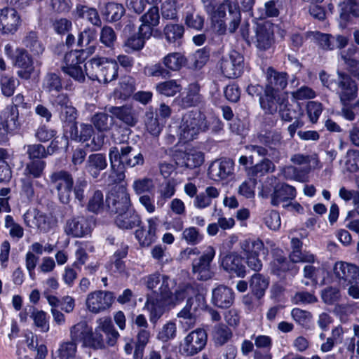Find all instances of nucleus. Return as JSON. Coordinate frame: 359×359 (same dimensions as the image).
<instances>
[{"mask_svg": "<svg viewBox=\"0 0 359 359\" xmlns=\"http://www.w3.org/2000/svg\"><path fill=\"white\" fill-rule=\"evenodd\" d=\"M50 185L56 191L59 201L68 204L72 199L73 192L74 198L83 205L86 201V191L89 187L86 176L77 177L74 180L72 175L65 170L53 172L50 176Z\"/></svg>", "mask_w": 359, "mask_h": 359, "instance_id": "1", "label": "nucleus"}, {"mask_svg": "<svg viewBox=\"0 0 359 359\" xmlns=\"http://www.w3.org/2000/svg\"><path fill=\"white\" fill-rule=\"evenodd\" d=\"M144 283L149 290H153L156 295H160L168 304H180L189 297L193 288L189 285L180 286L172 293V289L176 283L168 276L154 273L143 278Z\"/></svg>", "mask_w": 359, "mask_h": 359, "instance_id": "2", "label": "nucleus"}, {"mask_svg": "<svg viewBox=\"0 0 359 359\" xmlns=\"http://www.w3.org/2000/svg\"><path fill=\"white\" fill-rule=\"evenodd\" d=\"M226 11L229 13V18L226 19H229V30L231 33H233L240 25L241 15L239 7L231 0H223L217 6L215 11L208 14L210 17L215 30L220 35L225 34L226 30L224 20Z\"/></svg>", "mask_w": 359, "mask_h": 359, "instance_id": "3", "label": "nucleus"}, {"mask_svg": "<svg viewBox=\"0 0 359 359\" xmlns=\"http://www.w3.org/2000/svg\"><path fill=\"white\" fill-rule=\"evenodd\" d=\"M257 140L262 145L252 144L247 148L261 157L269 156L275 162L279 163L284 156V153L280 149L281 134L276 130L265 131L257 135Z\"/></svg>", "mask_w": 359, "mask_h": 359, "instance_id": "4", "label": "nucleus"}, {"mask_svg": "<svg viewBox=\"0 0 359 359\" xmlns=\"http://www.w3.org/2000/svg\"><path fill=\"white\" fill-rule=\"evenodd\" d=\"M85 72L91 80L109 83L118 77V66L115 60L105 57H94L84 65Z\"/></svg>", "mask_w": 359, "mask_h": 359, "instance_id": "5", "label": "nucleus"}, {"mask_svg": "<svg viewBox=\"0 0 359 359\" xmlns=\"http://www.w3.org/2000/svg\"><path fill=\"white\" fill-rule=\"evenodd\" d=\"M205 116L198 110L187 112L179 126L178 135L184 142L196 139L198 135L208 129Z\"/></svg>", "mask_w": 359, "mask_h": 359, "instance_id": "6", "label": "nucleus"}, {"mask_svg": "<svg viewBox=\"0 0 359 359\" xmlns=\"http://www.w3.org/2000/svg\"><path fill=\"white\" fill-rule=\"evenodd\" d=\"M69 339L77 345L81 343L83 348L93 350L105 349V342L103 334L93 331L86 321H80L69 328Z\"/></svg>", "mask_w": 359, "mask_h": 359, "instance_id": "7", "label": "nucleus"}, {"mask_svg": "<svg viewBox=\"0 0 359 359\" xmlns=\"http://www.w3.org/2000/svg\"><path fill=\"white\" fill-rule=\"evenodd\" d=\"M109 161H118L121 168H134L143 165L144 158L141 151L131 146L123 145L120 148L112 147L109 151Z\"/></svg>", "mask_w": 359, "mask_h": 359, "instance_id": "8", "label": "nucleus"}, {"mask_svg": "<svg viewBox=\"0 0 359 359\" xmlns=\"http://www.w3.org/2000/svg\"><path fill=\"white\" fill-rule=\"evenodd\" d=\"M290 161L295 165L302 166V169L293 166L287 168V170L292 172L294 178L299 182H303L306 175L312 170L321 168L318 156L316 153L311 154H295L291 156Z\"/></svg>", "mask_w": 359, "mask_h": 359, "instance_id": "9", "label": "nucleus"}, {"mask_svg": "<svg viewBox=\"0 0 359 359\" xmlns=\"http://www.w3.org/2000/svg\"><path fill=\"white\" fill-rule=\"evenodd\" d=\"M95 226L92 217L76 216L68 219L64 226L66 235L73 238H82L90 235Z\"/></svg>", "mask_w": 359, "mask_h": 359, "instance_id": "10", "label": "nucleus"}, {"mask_svg": "<svg viewBox=\"0 0 359 359\" xmlns=\"http://www.w3.org/2000/svg\"><path fill=\"white\" fill-rule=\"evenodd\" d=\"M25 224L41 233H47L54 226L55 222L50 215L46 214L37 209H29L23 215Z\"/></svg>", "mask_w": 359, "mask_h": 359, "instance_id": "11", "label": "nucleus"}, {"mask_svg": "<svg viewBox=\"0 0 359 359\" xmlns=\"http://www.w3.org/2000/svg\"><path fill=\"white\" fill-rule=\"evenodd\" d=\"M207 334L203 329L191 332L180 345V351L186 356H192L202 351L207 344Z\"/></svg>", "mask_w": 359, "mask_h": 359, "instance_id": "12", "label": "nucleus"}, {"mask_svg": "<svg viewBox=\"0 0 359 359\" xmlns=\"http://www.w3.org/2000/svg\"><path fill=\"white\" fill-rule=\"evenodd\" d=\"M215 255V250L208 246L203 255L192 262V272L196 279L202 281L212 278L213 272L211 270V262Z\"/></svg>", "mask_w": 359, "mask_h": 359, "instance_id": "13", "label": "nucleus"}, {"mask_svg": "<svg viewBox=\"0 0 359 359\" xmlns=\"http://www.w3.org/2000/svg\"><path fill=\"white\" fill-rule=\"evenodd\" d=\"M334 278L339 285L346 287L352 283L359 284V267L345 262H337L333 267Z\"/></svg>", "mask_w": 359, "mask_h": 359, "instance_id": "14", "label": "nucleus"}, {"mask_svg": "<svg viewBox=\"0 0 359 359\" xmlns=\"http://www.w3.org/2000/svg\"><path fill=\"white\" fill-rule=\"evenodd\" d=\"M337 94L343 105H347L355 99L358 95L356 82L347 74L337 72Z\"/></svg>", "mask_w": 359, "mask_h": 359, "instance_id": "15", "label": "nucleus"}, {"mask_svg": "<svg viewBox=\"0 0 359 359\" xmlns=\"http://www.w3.org/2000/svg\"><path fill=\"white\" fill-rule=\"evenodd\" d=\"M114 299V296L113 292L96 290L88 294L86 305L90 312L99 313L110 308L113 304Z\"/></svg>", "mask_w": 359, "mask_h": 359, "instance_id": "16", "label": "nucleus"}, {"mask_svg": "<svg viewBox=\"0 0 359 359\" xmlns=\"http://www.w3.org/2000/svg\"><path fill=\"white\" fill-rule=\"evenodd\" d=\"M244 67V59L237 51H231L228 57H224L220 60V69L222 74L229 79L240 76Z\"/></svg>", "mask_w": 359, "mask_h": 359, "instance_id": "17", "label": "nucleus"}, {"mask_svg": "<svg viewBox=\"0 0 359 359\" xmlns=\"http://www.w3.org/2000/svg\"><path fill=\"white\" fill-rule=\"evenodd\" d=\"M81 52L71 50L65 54L64 57L65 65L62 67L63 72L75 81L83 83L86 77L80 64L82 62Z\"/></svg>", "mask_w": 359, "mask_h": 359, "instance_id": "18", "label": "nucleus"}, {"mask_svg": "<svg viewBox=\"0 0 359 359\" xmlns=\"http://www.w3.org/2000/svg\"><path fill=\"white\" fill-rule=\"evenodd\" d=\"M244 251L246 263L249 268L255 271H259L262 268V261L259 259V252L264 248V243L259 239L245 240L241 243Z\"/></svg>", "mask_w": 359, "mask_h": 359, "instance_id": "19", "label": "nucleus"}, {"mask_svg": "<svg viewBox=\"0 0 359 359\" xmlns=\"http://www.w3.org/2000/svg\"><path fill=\"white\" fill-rule=\"evenodd\" d=\"M106 201L111 212L117 215L132 208L130 194L124 187H120L118 190L111 191Z\"/></svg>", "mask_w": 359, "mask_h": 359, "instance_id": "20", "label": "nucleus"}, {"mask_svg": "<svg viewBox=\"0 0 359 359\" xmlns=\"http://www.w3.org/2000/svg\"><path fill=\"white\" fill-rule=\"evenodd\" d=\"M234 173V162L229 158H222L212 162L208 175L214 181H222L231 177Z\"/></svg>", "mask_w": 359, "mask_h": 359, "instance_id": "21", "label": "nucleus"}, {"mask_svg": "<svg viewBox=\"0 0 359 359\" xmlns=\"http://www.w3.org/2000/svg\"><path fill=\"white\" fill-rule=\"evenodd\" d=\"M21 25V18L13 8L4 7L0 9V32L4 34H13Z\"/></svg>", "mask_w": 359, "mask_h": 359, "instance_id": "22", "label": "nucleus"}, {"mask_svg": "<svg viewBox=\"0 0 359 359\" xmlns=\"http://www.w3.org/2000/svg\"><path fill=\"white\" fill-rule=\"evenodd\" d=\"M235 299L233 290L226 285H219L212 291V304L220 309L230 308Z\"/></svg>", "mask_w": 359, "mask_h": 359, "instance_id": "23", "label": "nucleus"}, {"mask_svg": "<svg viewBox=\"0 0 359 359\" xmlns=\"http://www.w3.org/2000/svg\"><path fill=\"white\" fill-rule=\"evenodd\" d=\"M108 165L105 154L95 153L90 154L86 161L85 170L93 178L97 179L100 172L104 170Z\"/></svg>", "mask_w": 359, "mask_h": 359, "instance_id": "24", "label": "nucleus"}, {"mask_svg": "<svg viewBox=\"0 0 359 359\" xmlns=\"http://www.w3.org/2000/svg\"><path fill=\"white\" fill-rule=\"evenodd\" d=\"M142 25L140 27V33L144 37H150L152 35L153 28L158 25L160 22V14L158 7L151 6L147 13L141 16Z\"/></svg>", "mask_w": 359, "mask_h": 359, "instance_id": "25", "label": "nucleus"}, {"mask_svg": "<svg viewBox=\"0 0 359 359\" xmlns=\"http://www.w3.org/2000/svg\"><path fill=\"white\" fill-rule=\"evenodd\" d=\"M147 229L140 228L135 231V236L142 246H149L156 239V230L158 225V217H151L147 220Z\"/></svg>", "mask_w": 359, "mask_h": 359, "instance_id": "26", "label": "nucleus"}, {"mask_svg": "<svg viewBox=\"0 0 359 359\" xmlns=\"http://www.w3.org/2000/svg\"><path fill=\"white\" fill-rule=\"evenodd\" d=\"M178 304H168L160 295L147 297L145 308L150 313V321L156 323L165 312V306H175Z\"/></svg>", "mask_w": 359, "mask_h": 359, "instance_id": "27", "label": "nucleus"}, {"mask_svg": "<svg viewBox=\"0 0 359 359\" xmlns=\"http://www.w3.org/2000/svg\"><path fill=\"white\" fill-rule=\"evenodd\" d=\"M296 194L294 187L285 183L278 184L271 195V203L273 206L287 203L296 197Z\"/></svg>", "mask_w": 359, "mask_h": 359, "instance_id": "28", "label": "nucleus"}, {"mask_svg": "<svg viewBox=\"0 0 359 359\" xmlns=\"http://www.w3.org/2000/svg\"><path fill=\"white\" fill-rule=\"evenodd\" d=\"M15 65L20 69L18 71V76L26 80L31 77L34 69L33 60L28 52L24 48L18 50Z\"/></svg>", "mask_w": 359, "mask_h": 359, "instance_id": "29", "label": "nucleus"}, {"mask_svg": "<svg viewBox=\"0 0 359 359\" xmlns=\"http://www.w3.org/2000/svg\"><path fill=\"white\" fill-rule=\"evenodd\" d=\"M274 42L273 26L266 23L258 25L256 29V46L260 50L269 49Z\"/></svg>", "mask_w": 359, "mask_h": 359, "instance_id": "30", "label": "nucleus"}, {"mask_svg": "<svg viewBox=\"0 0 359 359\" xmlns=\"http://www.w3.org/2000/svg\"><path fill=\"white\" fill-rule=\"evenodd\" d=\"M97 325L96 327V332L100 334L104 332L106 334L107 339L104 340L105 348L107 346H114L117 339L119 337V333L116 330L111 318H100L96 321Z\"/></svg>", "mask_w": 359, "mask_h": 359, "instance_id": "31", "label": "nucleus"}, {"mask_svg": "<svg viewBox=\"0 0 359 359\" xmlns=\"http://www.w3.org/2000/svg\"><path fill=\"white\" fill-rule=\"evenodd\" d=\"M267 83L266 88L268 92L278 93L283 90L287 85V74L284 72H278L269 68L266 72Z\"/></svg>", "mask_w": 359, "mask_h": 359, "instance_id": "32", "label": "nucleus"}, {"mask_svg": "<svg viewBox=\"0 0 359 359\" xmlns=\"http://www.w3.org/2000/svg\"><path fill=\"white\" fill-rule=\"evenodd\" d=\"M114 222L119 229L128 230L140 226L142 220L138 213L134 209L130 208L116 215Z\"/></svg>", "mask_w": 359, "mask_h": 359, "instance_id": "33", "label": "nucleus"}, {"mask_svg": "<svg viewBox=\"0 0 359 359\" xmlns=\"http://www.w3.org/2000/svg\"><path fill=\"white\" fill-rule=\"evenodd\" d=\"M200 89L201 87L198 83L189 84L186 95L177 100L178 104L182 108H189L201 104L203 97L200 94Z\"/></svg>", "mask_w": 359, "mask_h": 359, "instance_id": "34", "label": "nucleus"}, {"mask_svg": "<svg viewBox=\"0 0 359 359\" xmlns=\"http://www.w3.org/2000/svg\"><path fill=\"white\" fill-rule=\"evenodd\" d=\"M223 269L231 273H235L239 277L245 275V266L243 262V258L234 253L226 255L222 261Z\"/></svg>", "mask_w": 359, "mask_h": 359, "instance_id": "35", "label": "nucleus"}, {"mask_svg": "<svg viewBox=\"0 0 359 359\" xmlns=\"http://www.w3.org/2000/svg\"><path fill=\"white\" fill-rule=\"evenodd\" d=\"M355 19H359V3L357 0H346L341 6L340 24L343 27H346L353 22Z\"/></svg>", "mask_w": 359, "mask_h": 359, "instance_id": "36", "label": "nucleus"}, {"mask_svg": "<svg viewBox=\"0 0 359 359\" xmlns=\"http://www.w3.org/2000/svg\"><path fill=\"white\" fill-rule=\"evenodd\" d=\"M25 49L28 52L29 51L34 55H39L41 54L45 48L39 37V34L36 31H28L25 34L22 41Z\"/></svg>", "mask_w": 359, "mask_h": 359, "instance_id": "37", "label": "nucleus"}, {"mask_svg": "<svg viewBox=\"0 0 359 359\" xmlns=\"http://www.w3.org/2000/svg\"><path fill=\"white\" fill-rule=\"evenodd\" d=\"M283 99L280 98L279 93L274 92H268L265 89L264 95L259 97V104L262 109L267 114H273L280 107Z\"/></svg>", "mask_w": 359, "mask_h": 359, "instance_id": "38", "label": "nucleus"}, {"mask_svg": "<svg viewBox=\"0 0 359 359\" xmlns=\"http://www.w3.org/2000/svg\"><path fill=\"white\" fill-rule=\"evenodd\" d=\"M144 123L147 132L154 137H158L161 134L165 123L161 119H158L156 113L149 109L145 112Z\"/></svg>", "mask_w": 359, "mask_h": 359, "instance_id": "39", "label": "nucleus"}, {"mask_svg": "<svg viewBox=\"0 0 359 359\" xmlns=\"http://www.w3.org/2000/svg\"><path fill=\"white\" fill-rule=\"evenodd\" d=\"M184 24L191 29L201 31L204 26V17L200 15L192 5L187 6L183 13Z\"/></svg>", "mask_w": 359, "mask_h": 359, "instance_id": "40", "label": "nucleus"}, {"mask_svg": "<svg viewBox=\"0 0 359 359\" xmlns=\"http://www.w3.org/2000/svg\"><path fill=\"white\" fill-rule=\"evenodd\" d=\"M108 111L114 117L126 124L133 126L137 122L132 107L129 105L121 107H111Z\"/></svg>", "mask_w": 359, "mask_h": 359, "instance_id": "41", "label": "nucleus"}, {"mask_svg": "<svg viewBox=\"0 0 359 359\" xmlns=\"http://www.w3.org/2000/svg\"><path fill=\"white\" fill-rule=\"evenodd\" d=\"M205 303V299L203 294H197L194 298L188 297L186 306L178 313L177 316L184 319H191L198 306H203Z\"/></svg>", "mask_w": 359, "mask_h": 359, "instance_id": "42", "label": "nucleus"}, {"mask_svg": "<svg viewBox=\"0 0 359 359\" xmlns=\"http://www.w3.org/2000/svg\"><path fill=\"white\" fill-rule=\"evenodd\" d=\"M275 163H277L272 158L264 156L259 162L250 167L249 174L254 177H263L273 172L276 170Z\"/></svg>", "mask_w": 359, "mask_h": 359, "instance_id": "43", "label": "nucleus"}, {"mask_svg": "<svg viewBox=\"0 0 359 359\" xmlns=\"http://www.w3.org/2000/svg\"><path fill=\"white\" fill-rule=\"evenodd\" d=\"M186 57L180 52L170 53L162 59L163 65L168 71L177 72L180 70L187 64Z\"/></svg>", "mask_w": 359, "mask_h": 359, "instance_id": "44", "label": "nucleus"}, {"mask_svg": "<svg viewBox=\"0 0 359 359\" xmlns=\"http://www.w3.org/2000/svg\"><path fill=\"white\" fill-rule=\"evenodd\" d=\"M182 165L189 169H194L200 167L204 162V154L196 149H191L187 150L182 154Z\"/></svg>", "mask_w": 359, "mask_h": 359, "instance_id": "45", "label": "nucleus"}, {"mask_svg": "<svg viewBox=\"0 0 359 359\" xmlns=\"http://www.w3.org/2000/svg\"><path fill=\"white\" fill-rule=\"evenodd\" d=\"M77 352V345L71 339L60 344L57 350L52 353L53 359H72Z\"/></svg>", "mask_w": 359, "mask_h": 359, "instance_id": "46", "label": "nucleus"}, {"mask_svg": "<svg viewBox=\"0 0 359 359\" xmlns=\"http://www.w3.org/2000/svg\"><path fill=\"white\" fill-rule=\"evenodd\" d=\"M46 166V163L43 160L30 161L26 163L22 175L32 180L40 178L43 175Z\"/></svg>", "mask_w": 359, "mask_h": 359, "instance_id": "47", "label": "nucleus"}, {"mask_svg": "<svg viewBox=\"0 0 359 359\" xmlns=\"http://www.w3.org/2000/svg\"><path fill=\"white\" fill-rule=\"evenodd\" d=\"M212 339L216 346H223L233 336L231 330L224 324L216 325L212 330Z\"/></svg>", "mask_w": 359, "mask_h": 359, "instance_id": "48", "label": "nucleus"}, {"mask_svg": "<svg viewBox=\"0 0 359 359\" xmlns=\"http://www.w3.org/2000/svg\"><path fill=\"white\" fill-rule=\"evenodd\" d=\"M269 280L260 273H255L251 277L250 287L252 293L257 297L261 298L267 289Z\"/></svg>", "mask_w": 359, "mask_h": 359, "instance_id": "49", "label": "nucleus"}, {"mask_svg": "<svg viewBox=\"0 0 359 359\" xmlns=\"http://www.w3.org/2000/svg\"><path fill=\"white\" fill-rule=\"evenodd\" d=\"M104 208V194L101 190L95 189L89 196L87 210L91 212L99 214Z\"/></svg>", "mask_w": 359, "mask_h": 359, "instance_id": "50", "label": "nucleus"}, {"mask_svg": "<svg viewBox=\"0 0 359 359\" xmlns=\"http://www.w3.org/2000/svg\"><path fill=\"white\" fill-rule=\"evenodd\" d=\"M70 137L76 142H84L90 139L94 133L93 128L90 124L81 123L80 125V134L78 135L77 126H73L69 129Z\"/></svg>", "mask_w": 359, "mask_h": 359, "instance_id": "51", "label": "nucleus"}, {"mask_svg": "<svg viewBox=\"0 0 359 359\" xmlns=\"http://www.w3.org/2000/svg\"><path fill=\"white\" fill-rule=\"evenodd\" d=\"M150 332L147 329H140L136 336L135 343L134 359H142L144 350L149 342Z\"/></svg>", "mask_w": 359, "mask_h": 359, "instance_id": "52", "label": "nucleus"}, {"mask_svg": "<svg viewBox=\"0 0 359 359\" xmlns=\"http://www.w3.org/2000/svg\"><path fill=\"white\" fill-rule=\"evenodd\" d=\"M42 88L50 95L60 92L62 88L60 77L55 73L47 74L43 78Z\"/></svg>", "mask_w": 359, "mask_h": 359, "instance_id": "53", "label": "nucleus"}, {"mask_svg": "<svg viewBox=\"0 0 359 359\" xmlns=\"http://www.w3.org/2000/svg\"><path fill=\"white\" fill-rule=\"evenodd\" d=\"M184 27L180 24H168L163 29V34L168 43H175L181 40L184 36Z\"/></svg>", "mask_w": 359, "mask_h": 359, "instance_id": "54", "label": "nucleus"}, {"mask_svg": "<svg viewBox=\"0 0 359 359\" xmlns=\"http://www.w3.org/2000/svg\"><path fill=\"white\" fill-rule=\"evenodd\" d=\"M31 312L30 318L33 320L34 325L42 332H47L49 330V321L47 313L37 309L29 306Z\"/></svg>", "mask_w": 359, "mask_h": 359, "instance_id": "55", "label": "nucleus"}, {"mask_svg": "<svg viewBox=\"0 0 359 359\" xmlns=\"http://www.w3.org/2000/svg\"><path fill=\"white\" fill-rule=\"evenodd\" d=\"M156 91L166 97H173L182 90L181 85L177 81L172 79L158 83L156 86Z\"/></svg>", "mask_w": 359, "mask_h": 359, "instance_id": "56", "label": "nucleus"}, {"mask_svg": "<svg viewBox=\"0 0 359 359\" xmlns=\"http://www.w3.org/2000/svg\"><path fill=\"white\" fill-rule=\"evenodd\" d=\"M76 13L79 18H86L91 24L100 26L102 24L99 14L96 9L83 5H77Z\"/></svg>", "mask_w": 359, "mask_h": 359, "instance_id": "57", "label": "nucleus"}, {"mask_svg": "<svg viewBox=\"0 0 359 359\" xmlns=\"http://www.w3.org/2000/svg\"><path fill=\"white\" fill-rule=\"evenodd\" d=\"M125 8L121 4L109 2L106 4L103 15L109 22H116L125 14Z\"/></svg>", "mask_w": 359, "mask_h": 359, "instance_id": "58", "label": "nucleus"}, {"mask_svg": "<svg viewBox=\"0 0 359 359\" xmlns=\"http://www.w3.org/2000/svg\"><path fill=\"white\" fill-rule=\"evenodd\" d=\"M116 161H110L111 170L107 175L104 172V183L107 185H113L123 182L126 178L125 170L123 168H116Z\"/></svg>", "mask_w": 359, "mask_h": 359, "instance_id": "59", "label": "nucleus"}, {"mask_svg": "<svg viewBox=\"0 0 359 359\" xmlns=\"http://www.w3.org/2000/svg\"><path fill=\"white\" fill-rule=\"evenodd\" d=\"M134 192L139 196L151 193L154 189L151 179L147 177L136 179L132 185Z\"/></svg>", "mask_w": 359, "mask_h": 359, "instance_id": "60", "label": "nucleus"}, {"mask_svg": "<svg viewBox=\"0 0 359 359\" xmlns=\"http://www.w3.org/2000/svg\"><path fill=\"white\" fill-rule=\"evenodd\" d=\"M117 40L114 29L109 26H104L100 33V41L107 48L113 49Z\"/></svg>", "mask_w": 359, "mask_h": 359, "instance_id": "61", "label": "nucleus"}, {"mask_svg": "<svg viewBox=\"0 0 359 359\" xmlns=\"http://www.w3.org/2000/svg\"><path fill=\"white\" fill-rule=\"evenodd\" d=\"M92 122L97 130L106 131L112 126L113 118L106 113L99 112L92 117Z\"/></svg>", "mask_w": 359, "mask_h": 359, "instance_id": "62", "label": "nucleus"}, {"mask_svg": "<svg viewBox=\"0 0 359 359\" xmlns=\"http://www.w3.org/2000/svg\"><path fill=\"white\" fill-rule=\"evenodd\" d=\"M60 118L63 123L64 128H71L76 126L77 113L76 109L72 105L65 107L60 111Z\"/></svg>", "mask_w": 359, "mask_h": 359, "instance_id": "63", "label": "nucleus"}, {"mask_svg": "<svg viewBox=\"0 0 359 359\" xmlns=\"http://www.w3.org/2000/svg\"><path fill=\"white\" fill-rule=\"evenodd\" d=\"M27 148V154L30 161L42 160L48 156L46 147L41 144H29Z\"/></svg>", "mask_w": 359, "mask_h": 359, "instance_id": "64", "label": "nucleus"}]
</instances>
